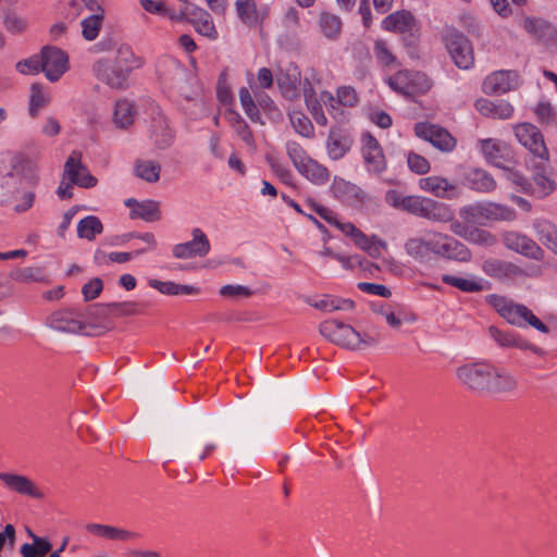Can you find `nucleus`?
Returning a JSON list of instances; mask_svg holds the SVG:
<instances>
[{"instance_id": "obj_29", "label": "nucleus", "mask_w": 557, "mask_h": 557, "mask_svg": "<svg viewBox=\"0 0 557 557\" xmlns=\"http://www.w3.org/2000/svg\"><path fill=\"white\" fill-rule=\"evenodd\" d=\"M476 110L484 116L492 119H510L513 114V107L506 100L479 99L475 102Z\"/></svg>"}, {"instance_id": "obj_9", "label": "nucleus", "mask_w": 557, "mask_h": 557, "mask_svg": "<svg viewBox=\"0 0 557 557\" xmlns=\"http://www.w3.org/2000/svg\"><path fill=\"white\" fill-rule=\"evenodd\" d=\"M414 134L442 152H451L457 144L456 139L445 128L428 122L417 123Z\"/></svg>"}, {"instance_id": "obj_61", "label": "nucleus", "mask_w": 557, "mask_h": 557, "mask_svg": "<svg viewBox=\"0 0 557 557\" xmlns=\"http://www.w3.org/2000/svg\"><path fill=\"white\" fill-rule=\"evenodd\" d=\"M12 278L22 283L40 282L44 280V273L40 268H24L16 270L11 274Z\"/></svg>"}, {"instance_id": "obj_10", "label": "nucleus", "mask_w": 557, "mask_h": 557, "mask_svg": "<svg viewBox=\"0 0 557 557\" xmlns=\"http://www.w3.org/2000/svg\"><path fill=\"white\" fill-rule=\"evenodd\" d=\"M482 271L490 277L500 281H513L527 277L530 273L519 264L497 258H488L482 262Z\"/></svg>"}, {"instance_id": "obj_2", "label": "nucleus", "mask_w": 557, "mask_h": 557, "mask_svg": "<svg viewBox=\"0 0 557 557\" xmlns=\"http://www.w3.org/2000/svg\"><path fill=\"white\" fill-rule=\"evenodd\" d=\"M486 300L510 325L517 327L532 326L541 333H548V327L525 305L496 294L488 295Z\"/></svg>"}, {"instance_id": "obj_63", "label": "nucleus", "mask_w": 557, "mask_h": 557, "mask_svg": "<svg viewBox=\"0 0 557 557\" xmlns=\"http://www.w3.org/2000/svg\"><path fill=\"white\" fill-rule=\"evenodd\" d=\"M286 150L290 161L297 170L310 158L306 154L301 146L295 141H288Z\"/></svg>"}, {"instance_id": "obj_3", "label": "nucleus", "mask_w": 557, "mask_h": 557, "mask_svg": "<svg viewBox=\"0 0 557 557\" xmlns=\"http://www.w3.org/2000/svg\"><path fill=\"white\" fill-rule=\"evenodd\" d=\"M320 334L331 343L349 350H363L377 344V339L361 334L352 326L337 320H327L319 325Z\"/></svg>"}, {"instance_id": "obj_53", "label": "nucleus", "mask_w": 557, "mask_h": 557, "mask_svg": "<svg viewBox=\"0 0 557 557\" xmlns=\"http://www.w3.org/2000/svg\"><path fill=\"white\" fill-rule=\"evenodd\" d=\"M289 120L294 129L301 136L311 138L314 134V127L308 116L301 111H290Z\"/></svg>"}, {"instance_id": "obj_18", "label": "nucleus", "mask_w": 557, "mask_h": 557, "mask_svg": "<svg viewBox=\"0 0 557 557\" xmlns=\"http://www.w3.org/2000/svg\"><path fill=\"white\" fill-rule=\"evenodd\" d=\"M361 143L367 170L374 175L382 174L387 168V162L379 141L372 135L363 134Z\"/></svg>"}, {"instance_id": "obj_55", "label": "nucleus", "mask_w": 557, "mask_h": 557, "mask_svg": "<svg viewBox=\"0 0 557 557\" xmlns=\"http://www.w3.org/2000/svg\"><path fill=\"white\" fill-rule=\"evenodd\" d=\"M238 97L240 101V106L243 110L245 111L246 115L252 121V122H261V114L258 109V106L256 104L253 98L250 95V91L246 87H242L238 91Z\"/></svg>"}, {"instance_id": "obj_35", "label": "nucleus", "mask_w": 557, "mask_h": 557, "mask_svg": "<svg viewBox=\"0 0 557 557\" xmlns=\"http://www.w3.org/2000/svg\"><path fill=\"white\" fill-rule=\"evenodd\" d=\"M309 305L325 313L334 311H350L355 307V302L350 299L325 295L321 299L309 301Z\"/></svg>"}, {"instance_id": "obj_48", "label": "nucleus", "mask_w": 557, "mask_h": 557, "mask_svg": "<svg viewBox=\"0 0 557 557\" xmlns=\"http://www.w3.org/2000/svg\"><path fill=\"white\" fill-rule=\"evenodd\" d=\"M556 188V183L553 178L547 176L545 173H536L533 176V183H531V191L529 195L537 198H544L550 195Z\"/></svg>"}, {"instance_id": "obj_62", "label": "nucleus", "mask_w": 557, "mask_h": 557, "mask_svg": "<svg viewBox=\"0 0 557 557\" xmlns=\"http://www.w3.org/2000/svg\"><path fill=\"white\" fill-rule=\"evenodd\" d=\"M460 218L468 224H483L481 203L462 207L459 211Z\"/></svg>"}, {"instance_id": "obj_45", "label": "nucleus", "mask_w": 557, "mask_h": 557, "mask_svg": "<svg viewBox=\"0 0 557 557\" xmlns=\"http://www.w3.org/2000/svg\"><path fill=\"white\" fill-rule=\"evenodd\" d=\"M98 0H67L66 16L75 20L99 9Z\"/></svg>"}, {"instance_id": "obj_7", "label": "nucleus", "mask_w": 557, "mask_h": 557, "mask_svg": "<svg viewBox=\"0 0 557 557\" xmlns=\"http://www.w3.org/2000/svg\"><path fill=\"white\" fill-rule=\"evenodd\" d=\"M169 70L171 75H163V81L168 87L178 95H181L187 101H195L203 107L205 102L199 98L198 89L193 88L191 81L186 70L176 61L169 60Z\"/></svg>"}, {"instance_id": "obj_23", "label": "nucleus", "mask_w": 557, "mask_h": 557, "mask_svg": "<svg viewBox=\"0 0 557 557\" xmlns=\"http://www.w3.org/2000/svg\"><path fill=\"white\" fill-rule=\"evenodd\" d=\"M301 83V73L297 65L290 63L276 74V84L283 96L288 100L298 97Z\"/></svg>"}, {"instance_id": "obj_49", "label": "nucleus", "mask_w": 557, "mask_h": 557, "mask_svg": "<svg viewBox=\"0 0 557 557\" xmlns=\"http://www.w3.org/2000/svg\"><path fill=\"white\" fill-rule=\"evenodd\" d=\"M442 281L445 284L451 285V286L460 289L461 292H466V293L481 292L484 288L482 280H480V278H478V280L465 278V277H459V276H455V275H450V274H444L442 276Z\"/></svg>"}, {"instance_id": "obj_57", "label": "nucleus", "mask_w": 557, "mask_h": 557, "mask_svg": "<svg viewBox=\"0 0 557 557\" xmlns=\"http://www.w3.org/2000/svg\"><path fill=\"white\" fill-rule=\"evenodd\" d=\"M219 295L226 299L236 301L251 297L253 295V290L250 287L240 284H226L221 286Z\"/></svg>"}, {"instance_id": "obj_30", "label": "nucleus", "mask_w": 557, "mask_h": 557, "mask_svg": "<svg viewBox=\"0 0 557 557\" xmlns=\"http://www.w3.org/2000/svg\"><path fill=\"white\" fill-rule=\"evenodd\" d=\"M490 337L502 348H518L522 350L531 349L532 345L522 339L511 331H504L495 325L487 327Z\"/></svg>"}, {"instance_id": "obj_54", "label": "nucleus", "mask_w": 557, "mask_h": 557, "mask_svg": "<svg viewBox=\"0 0 557 557\" xmlns=\"http://www.w3.org/2000/svg\"><path fill=\"white\" fill-rule=\"evenodd\" d=\"M466 240L485 248L493 247L497 244V237L493 233L475 226L469 230V235Z\"/></svg>"}, {"instance_id": "obj_40", "label": "nucleus", "mask_w": 557, "mask_h": 557, "mask_svg": "<svg viewBox=\"0 0 557 557\" xmlns=\"http://www.w3.org/2000/svg\"><path fill=\"white\" fill-rule=\"evenodd\" d=\"M533 227L539 239L557 253V227L544 219L535 220Z\"/></svg>"}, {"instance_id": "obj_4", "label": "nucleus", "mask_w": 557, "mask_h": 557, "mask_svg": "<svg viewBox=\"0 0 557 557\" xmlns=\"http://www.w3.org/2000/svg\"><path fill=\"white\" fill-rule=\"evenodd\" d=\"M387 85L407 98L425 95L433 87L432 79L422 72L401 70L386 78Z\"/></svg>"}, {"instance_id": "obj_39", "label": "nucleus", "mask_w": 557, "mask_h": 557, "mask_svg": "<svg viewBox=\"0 0 557 557\" xmlns=\"http://www.w3.org/2000/svg\"><path fill=\"white\" fill-rule=\"evenodd\" d=\"M237 16L248 26H257L263 18L257 9L255 0H237L235 2Z\"/></svg>"}, {"instance_id": "obj_12", "label": "nucleus", "mask_w": 557, "mask_h": 557, "mask_svg": "<svg viewBox=\"0 0 557 557\" xmlns=\"http://www.w3.org/2000/svg\"><path fill=\"white\" fill-rule=\"evenodd\" d=\"M40 55L41 71L50 82L59 81L69 70V57L60 48L50 46L44 47Z\"/></svg>"}, {"instance_id": "obj_26", "label": "nucleus", "mask_w": 557, "mask_h": 557, "mask_svg": "<svg viewBox=\"0 0 557 557\" xmlns=\"http://www.w3.org/2000/svg\"><path fill=\"white\" fill-rule=\"evenodd\" d=\"M419 187L438 198L451 199L458 195V188L455 184L436 175L421 178Z\"/></svg>"}, {"instance_id": "obj_64", "label": "nucleus", "mask_w": 557, "mask_h": 557, "mask_svg": "<svg viewBox=\"0 0 557 557\" xmlns=\"http://www.w3.org/2000/svg\"><path fill=\"white\" fill-rule=\"evenodd\" d=\"M534 113L537 116V120L544 124H549V123L554 122V120L556 117L555 109L553 108L550 102L545 101V100L540 101L535 106Z\"/></svg>"}, {"instance_id": "obj_52", "label": "nucleus", "mask_w": 557, "mask_h": 557, "mask_svg": "<svg viewBox=\"0 0 557 557\" xmlns=\"http://www.w3.org/2000/svg\"><path fill=\"white\" fill-rule=\"evenodd\" d=\"M49 96L44 90V87L39 84H33L30 86V96H29V114L35 117L38 112L48 104Z\"/></svg>"}, {"instance_id": "obj_50", "label": "nucleus", "mask_w": 557, "mask_h": 557, "mask_svg": "<svg viewBox=\"0 0 557 557\" xmlns=\"http://www.w3.org/2000/svg\"><path fill=\"white\" fill-rule=\"evenodd\" d=\"M319 24L321 32L329 39H336L341 34L342 22L335 14L322 12L320 14Z\"/></svg>"}, {"instance_id": "obj_33", "label": "nucleus", "mask_w": 557, "mask_h": 557, "mask_svg": "<svg viewBox=\"0 0 557 557\" xmlns=\"http://www.w3.org/2000/svg\"><path fill=\"white\" fill-rule=\"evenodd\" d=\"M226 119L231 124L232 128L236 133V135L247 145V147L255 151L256 150V141L250 131L248 124L240 116V114L234 110H228L226 112Z\"/></svg>"}, {"instance_id": "obj_34", "label": "nucleus", "mask_w": 557, "mask_h": 557, "mask_svg": "<svg viewBox=\"0 0 557 557\" xmlns=\"http://www.w3.org/2000/svg\"><path fill=\"white\" fill-rule=\"evenodd\" d=\"M149 286L157 289L163 295L178 296V295H197L200 288L193 285L177 284L171 281L163 282L151 278L148 282Z\"/></svg>"}, {"instance_id": "obj_31", "label": "nucleus", "mask_w": 557, "mask_h": 557, "mask_svg": "<svg viewBox=\"0 0 557 557\" xmlns=\"http://www.w3.org/2000/svg\"><path fill=\"white\" fill-rule=\"evenodd\" d=\"M482 215L485 221H506L511 222L517 219V212L515 209L493 201H486L481 203Z\"/></svg>"}, {"instance_id": "obj_56", "label": "nucleus", "mask_w": 557, "mask_h": 557, "mask_svg": "<svg viewBox=\"0 0 557 557\" xmlns=\"http://www.w3.org/2000/svg\"><path fill=\"white\" fill-rule=\"evenodd\" d=\"M20 177L12 171L0 175V200H5L18 190Z\"/></svg>"}, {"instance_id": "obj_38", "label": "nucleus", "mask_w": 557, "mask_h": 557, "mask_svg": "<svg viewBox=\"0 0 557 557\" xmlns=\"http://www.w3.org/2000/svg\"><path fill=\"white\" fill-rule=\"evenodd\" d=\"M214 449V444L202 445L201 441L196 436L185 438L181 446V451L184 456L197 458L198 460H203Z\"/></svg>"}, {"instance_id": "obj_59", "label": "nucleus", "mask_w": 557, "mask_h": 557, "mask_svg": "<svg viewBox=\"0 0 557 557\" xmlns=\"http://www.w3.org/2000/svg\"><path fill=\"white\" fill-rule=\"evenodd\" d=\"M505 178L517 191L528 194L531 191V183L518 171L505 168Z\"/></svg>"}, {"instance_id": "obj_58", "label": "nucleus", "mask_w": 557, "mask_h": 557, "mask_svg": "<svg viewBox=\"0 0 557 557\" xmlns=\"http://www.w3.org/2000/svg\"><path fill=\"white\" fill-rule=\"evenodd\" d=\"M373 52H374L376 60L383 66L389 67L397 63L396 57L393 54L387 42L383 39L375 40L374 47H373Z\"/></svg>"}, {"instance_id": "obj_6", "label": "nucleus", "mask_w": 557, "mask_h": 557, "mask_svg": "<svg viewBox=\"0 0 557 557\" xmlns=\"http://www.w3.org/2000/svg\"><path fill=\"white\" fill-rule=\"evenodd\" d=\"M492 363L474 361L460 364L455 370L458 383L474 393H485Z\"/></svg>"}, {"instance_id": "obj_41", "label": "nucleus", "mask_w": 557, "mask_h": 557, "mask_svg": "<svg viewBox=\"0 0 557 557\" xmlns=\"http://www.w3.org/2000/svg\"><path fill=\"white\" fill-rule=\"evenodd\" d=\"M103 20V10L99 5L97 11H94L84 16L82 21V34L86 40H94L97 38L101 28Z\"/></svg>"}, {"instance_id": "obj_22", "label": "nucleus", "mask_w": 557, "mask_h": 557, "mask_svg": "<svg viewBox=\"0 0 557 557\" xmlns=\"http://www.w3.org/2000/svg\"><path fill=\"white\" fill-rule=\"evenodd\" d=\"M518 83V74L513 71H496L487 75L483 82V91L487 95L505 94L513 89Z\"/></svg>"}, {"instance_id": "obj_46", "label": "nucleus", "mask_w": 557, "mask_h": 557, "mask_svg": "<svg viewBox=\"0 0 557 557\" xmlns=\"http://www.w3.org/2000/svg\"><path fill=\"white\" fill-rule=\"evenodd\" d=\"M134 170L137 177L148 183H156L160 178L161 165L153 160H138Z\"/></svg>"}, {"instance_id": "obj_28", "label": "nucleus", "mask_w": 557, "mask_h": 557, "mask_svg": "<svg viewBox=\"0 0 557 557\" xmlns=\"http://www.w3.org/2000/svg\"><path fill=\"white\" fill-rule=\"evenodd\" d=\"M463 184L478 193H492L496 189L497 183L493 176L483 169L472 168L466 171Z\"/></svg>"}, {"instance_id": "obj_11", "label": "nucleus", "mask_w": 557, "mask_h": 557, "mask_svg": "<svg viewBox=\"0 0 557 557\" xmlns=\"http://www.w3.org/2000/svg\"><path fill=\"white\" fill-rule=\"evenodd\" d=\"M149 138L157 149L165 150L170 148L175 139V131L165 114L159 109H154L149 127Z\"/></svg>"}, {"instance_id": "obj_24", "label": "nucleus", "mask_w": 557, "mask_h": 557, "mask_svg": "<svg viewBox=\"0 0 557 557\" xmlns=\"http://www.w3.org/2000/svg\"><path fill=\"white\" fill-rule=\"evenodd\" d=\"M518 25L536 41H545L555 35L553 25L542 17L522 15Z\"/></svg>"}, {"instance_id": "obj_25", "label": "nucleus", "mask_w": 557, "mask_h": 557, "mask_svg": "<svg viewBox=\"0 0 557 557\" xmlns=\"http://www.w3.org/2000/svg\"><path fill=\"white\" fill-rule=\"evenodd\" d=\"M48 326L65 333H78L84 325L79 319V314L72 310H60L50 315Z\"/></svg>"}, {"instance_id": "obj_27", "label": "nucleus", "mask_w": 557, "mask_h": 557, "mask_svg": "<svg viewBox=\"0 0 557 557\" xmlns=\"http://www.w3.org/2000/svg\"><path fill=\"white\" fill-rule=\"evenodd\" d=\"M0 480L12 491L37 499L44 497L35 483L27 476L15 473L0 472Z\"/></svg>"}, {"instance_id": "obj_15", "label": "nucleus", "mask_w": 557, "mask_h": 557, "mask_svg": "<svg viewBox=\"0 0 557 557\" xmlns=\"http://www.w3.org/2000/svg\"><path fill=\"white\" fill-rule=\"evenodd\" d=\"M95 77L114 90H126L131 84H127L122 75V71H119L111 58L103 57L98 59L91 67Z\"/></svg>"}, {"instance_id": "obj_37", "label": "nucleus", "mask_w": 557, "mask_h": 557, "mask_svg": "<svg viewBox=\"0 0 557 557\" xmlns=\"http://www.w3.org/2000/svg\"><path fill=\"white\" fill-rule=\"evenodd\" d=\"M297 171L315 185H324L330 178L329 170L311 158H309Z\"/></svg>"}, {"instance_id": "obj_51", "label": "nucleus", "mask_w": 557, "mask_h": 557, "mask_svg": "<svg viewBox=\"0 0 557 557\" xmlns=\"http://www.w3.org/2000/svg\"><path fill=\"white\" fill-rule=\"evenodd\" d=\"M304 96L306 106L309 112L311 113L312 117L319 125L325 126L327 124V119L322 110L323 102L321 101V95L319 96V99H317L311 88H305Z\"/></svg>"}, {"instance_id": "obj_21", "label": "nucleus", "mask_w": 557, "mask_h": 557, "mask_svg": "<svg viewBox=\"0 0 557 557\" xmlns=\"http://www.w3.org/2000/svg\"><path fill=\"white\" fill-rule=\"evenodd\" d=\"M517 388L518 380L511 372L492 364L484 394H512L517 391Z\"/></svg>"}, {"instance_id": "obj_17", "label": "nucleus", "mask_w": 557, "mask_h": 557, "mask_svg": "<svg viewBox=\"0 0 557 557\" xmlns=\"http://www.w3.org/2000/svg\"><path fill=\"white\" fill-rule=\"evenodd\" d=\"M382 27L387 32L399 33L414 40L419 36V24L411 12L396 11L382 21Z\"/></svg>"}, {"instance_id": "obj_8", "label": "nucleus", "mask_w": 557, "mask_h": 557, "mask_svg": "<svg viewBox=\"0 0 557 557\" xmlns=\"http://www.w3.org/2000/svg\"><path fill=\"white\" fill-rule=\"evenodd\" d=\"M446 48L454 63L463 70H468L473 65L474 55L471 41L462 34L449 30L445 35Z\"/></svg>"}, {"instance_id": "obj_42", "label": "nucleus", "mask_w": 557, "mask_h": 557, "mask_svg": "<svg viewBox=\"0 0 557 557\" xmlns=\"http://www.w3.org/2000/svg\"><path fill=\"white\" fill-rule=\"evenodd\" d=\"M103 232V224L96 215H88L82 219L77 224V236L79 238L94 240L97 235Z\"/></svg>"}, {"instance_id": "obj_43", "label": "nucleus", "mask_w": 557, "mask_h": 557, "mask_svg": "<svg viewBox=\"0 0 557 557\" xmlns=\"http://www.w3.org/2000/svg\"><path fill=\"white\" fill-rule=\"evenodd\" d=\"M131 218H139L146 222L158 221L161 218L160 205L154 200H144L136 203V207L131 211Z\"/></svg>"}, {"instance_id": "obj_1", "label": "nucleus", "mask_w": 557, "mask_h": 557, "mask_svg": "<svg viewBox=\"0 0 557 557\" xmlns=\"http://www.w3.org/2000/svg\"><path fill=\"white\" fill-rule=\"evenodd\" d=\"M404 247L418 261H425L431 255L458 262H469L472 259V253L465 244L435 231H425L421 236L408 238Z\"/></svg>"}, {"instance_id": "obj_19", "label": "nucleus", "mask_w": 557, "mask_h": 557, "mask_svg": "<svg viewBox=\"0 0 557 557\" xmlns=\"http://www.w3.org/2000/svg\"><path fill=\"white\" fill-rule=\"evenodd\" d=\"M107 57L111 58V61L119 71H122V75L127 84H131L129 76L132 72L144 65L143 58L136 55L127 44L115 45L113 53Z\"/></svg>"}, {"instance_id": "obj_36", "label": "nucleus", "mask_w": 557, "mask_h": 557, "mask_svg": "<svg viewBox=\"0 0 557 557\" xmlns=\"http://www.w3.org/2000/svg\"><path fill=\"white\" fill-rule=\"evenodd\" d=\"M136 110L133 102L121 99L116 101L113 111V123L116 127L128 128L135 121Z\"/></svg>"}, {"instance_id": "obj_44", "label": "nucleus", "mask_w": 557, "mask_h": 557, "mask_svg": "<svg viewBox=\"0 0 557 557\" xmlns=\"http://www.w3.org/2000/svg\"><path fill=\"white\" fill-rule=\"evenodd\" d=\"M333 196L337 199L348 200L359 198L362 190L355 184L347 182L341 177H335L331 186Z\"/></svg>"}, {"instance_id": "obj_47", "label": "nucleus", "mask_w": 557, "mask_h": 557, "mask_svg": "<svg viewBox=\"0 0 557 557\" xmlns=\"http://www.w3.org/2000/svg\"><path fill=\"white\" fill-rule=\"evenodd\" d=\"M481 150L485 159L497 168L505 169L504 147L494 139H484L481 141Z\"/></svg>"}, {"instance_id": "obj_14", "label": "nucleus", "mask_w": 557, "mask_h": 557, "mask_svg": "<svg viewBox=\"0 0 557 557\" xmlns=\"http://www.w3.org/2000/svg\"><path fill=\"white\" fill-rule=\"evenodd\" d=\"M515 135L518 141L533 156L543 160L548 158V150L544 143L543 135L535 125L531 123H520L515 126Z\"/></svg>"}, {"instance_id": "obj_32", "label": "nucleus", "mask_w": 557, "mask_h": 557, "mask_svg": "<svg viewBox=\"0 0 557 557\" xmlns=\"http://www.w3.org/2000/svg\"><path fill=\"white\" fill-rule=\"evenodd\" d=\"M190 13L191 17L189 20V23L194 25L195 29L200 35L206 36L210 39H215L218 37V32L213 24L212 17L207 11L195 7L191 9Z\"/></svg>"}, {"instance_id": "obj_13", "label": "nucleus", "mask_w": 557, "mask_h": 557, "mask_svg": "<svg viewBox=\"0 0 557 557\" xmlns=\"http://www.w3.org/2000/svg\"><path fill=\"white\" fill-rule=\"evenodd\" d=\"M502 242L507 249L527 258L540 261L544 257L543 249L532 238L522 233L506 231L502 234Z\"/></svg>"}, {"instance_id": "obj_20", "label": "nucleus", "mask_w": 557, "mask_h": 557, "mask_svg": "<svg viewBox=\"0 0 557 557\" xmlns=\"http://www.w3.org/2000/svg\"><path fill=\"white\" fill-rule=\"evenodd\" d=\"M191 240L177 244L173 247V256L177 259L205 257L210 251V242L202 230L196 227L191 231Z\"/></svg>"}, {"instance_id": "obj_16", "label": "nucleus", "mask_w": 557, "mask_h": 557, "mask_svg": "<svg viewBox=\"0 0 557 557\" xmlns=\"http://www.w3.org/2000/svg\"><path fill=\"white\" fill-rule=\"evenodd\" d=\"M64 176L71 181L72 184L82 188L95 187L98 183L97 178L90 174L88 169L82 162V153L74 150L69 156L64 164Z\"/></svg>"}, {"instance_id": "obj_5", "label": "nucleus", "mask_w": 557, "mask_h": 557, "mask_svg": "<svg viewBox=\"0 0 557 557\" xmlns=\"http://www.w3.org/2000/svg\"><path fill=\"white\" fill-rule=\"evenodd\" d=\"M404 210L434 222H448L453 213L444 203L421 196H406Z\"/></svg>"}, {"instance_id": "obj_60", "label": "nucleus", "mask_w": 557, "mask_h": 557, "mask_svg": "<svg viewBox=\"0 0 557 557\" xmlns=\"http://www.w3.org/2000/svg\"><path fill=\"white\" fill-rule=\"evenodd\" d=\"M3 25L9 33L21 34L27 28V21L14 12H7L3 16Z\"/></svg>"}]
</instances>
